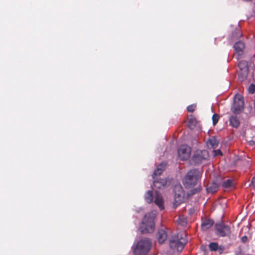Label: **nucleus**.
<instances>
[{
  "label": "nucleus",
  "instance_id": "obj_19",
  "mask_svg": "<svg viewBox=\"0 0 255 255\" xmlns=\"http://www.w3.org/2000/svg\"><path fill=\"white\" fill-rule=\"evenodd\" d=\"M197 123V122L196 119L192 116H191L190 117L188 118V126L190 129H194L195 128Z\"/></svg>",
  "mask_w": 255,
  "mask_h": 255
},
{
  "label": "nucleus",
  "instance_id": "obj_18",
  "mask_svg": "<svg viewBox=\"0 0 255 255\" xmlns=\"http://www.w3.org/2000/svg\"><path fill=\"white\" fill-rule=\"evenodd\" d=\"M218 188V185L215 182H213L208 185L206 190L208 193H214L217 191Z\"/></svg>",
  "mask_w": 255,
  "mask_h": 255
},
{
  "label": "nucleus",
  "instance_id": "obj_34",
  "mask_svg": "<svg viewBox=\"0 0 255 255\" xmlns=\"http://www.w3.org/2000/svg\"><path fill=\"white\" fill-rule=\"evenodd\" d=\"M250 145H253L255 144V142L253 140H251L250 141Z\"/></svg>",
  "mask_w": 255,
  "mask_h": 255
},
{
  "label": "nucleus",
  "instance_id": "obj_25",
  "mask_svg": "<svg viewBox=\"0 0 255 255\" xmlns=\"http://www.w3.org/2000/svg\"><path fill=\"white\" fill-rule=\"evenodd\" d=\"M219 119V115L217 114H214L212 116L213 124L215 125L218 122Z\"/></svg>",
  "mask_w": 255,
  "mask_h": 255
},
{
  "label": "nucleus",
  "instance_id": "obj_22",
  "mask_svg": "<svg viewBox=\"0 0 255 255\" xmlns=\"http://www.w3.org/2000/svg\"><path fill=\"white\" fill-rule=\"evenodd\" d=\"M242 34L240 30L239 29H236L232 33L231 38L232 40H235L236 39H237L242 36Z\"/></svg>",
  "mask_w": 255,
  "mask_h": 255
},
{
  "label": "nucleus",
  "instance_id": "obj_16",
  "mask_svg": "<svg viewBox=\"0 0 255 255\" xmlns=\"http://www.w3.org/2000/svg\"><path fill=\"white\" fill-rule=\"evenodd\" d=\"M219 144V141L215 137H212L207 141V145L209 148H216Z\"/></svg>",
  "mask_w": 255,
  "mask_h": 255
},
{
  "label": "nucleus",
  "instance_id": "obj_26",
  "mask_svg": "<svg viewBox=\"0 0 255 255\" xmlns=\"http://www.w3.org/2000/svg\"><path fill=\"white\" fill-rule=\"evenodd\" d=\"M196 108V105L195 104H192L191 105H189L187 108V110L188 112H193Z\"/></svg>",
  "mask_w": 255,
  "mask_h": 255
},
{
  "label": "nucleus",
  "instance_id": "obj_23",
  "mask_svg": "<svg viewBox=\"0 0 255 255\" xmlns=\"http://www.w3.org/2000/svg\"><path fill=\"white\" fill-rule=\"evenodd\" d=\"M209 249L211 251H217L218 250L219 246L217 243H211L209 245Z\"/></svg>",
  "mask_w": 255,
  "mask_h": 255
},
{
  "label": "nucleus",
  "instance_id": "obj_1",
  "mask_svg": "<svg viewBox=\"0 0 255 255\" xmlns=\"http://www.w3.org/2000/svg\"><path fill=\"white\" fill-rule=\"evenodd\" d=\"M152 247L151 241L148 238L139 240L132 247L134 255H147Z\"/></svg>",
  "mask_w": 255,
  "mask_h": 255
},
{
  "label": "nucleus",
  "instance_id": "obj_4",
  "mask_svg": "<svg viewBox=\"0 0 255 255\" xmlns=\"http://www.w3.org/2000/svg\"><path fill=\"white\" fill-rule=\"evenodd\" d=\"M187 242L184 237L180 234L172 236L169 241V245L171 249L182 251Z\"/></svg>",
  "mask_w": 255,
  "mask_h": 255
},
{
  "label": "nucleus",
  "instance_id": "obj_29",
  "mask_svg": "<svg viewBox=\"0 0 255 255\" xmlns=\"http://www.w3.org/2000/svg\"><path fill=\"white\" fill-rule=\"evenodd\" d=\"M248 237L246 236H244L241 238V241L243 243H245L248 241Z\"/></svg>",
  "mask_w": 255,
  "mask_h": 255
},
{
  "label": "nucleus",
  "instance_id": "obj_28",
  "mask_svg": "<svg viewBox=\"0 0 255 255\" xmlns=\"http://www.w3.org/2000/svg\"><path fill=\"white\" fill-rule=\"evenodd\" d=\"M214 151L215 152V155H222V152L220 149L215 150Z\"/></svg>",
  "mask_w": 255,
  "mask_h": 255
},
{
  "label": "nucleus",
  "instance_id": "obj_10",
  "mask_svg": "<svg viewBox=\"0 0 255 255\" xmlns=\"http://www.w3.org/2000/svg\"><path fill=\"white\" fill-rule=\"evenodd\" d=\"M175 201L176 203L180 204L184 199L185 193L181 185H176L174 188Z\"/></svg>",
  "mask_w": 255,
  "mask_h": 255
},
{
  "label": "nucleus",
  "instance_id": "obj_35",
  "mask_svg": "<svg viewBox=\"0 0 255 255\" xmlns=\"http://www.w3.org/2000/svg\"><path fill=\"white\" fill-rule=\"evenodd\" d=\"M180 224H182V225H184V223L183 222V223H181V222H179Z\"/></svg>",
  "mask_w": 255,
  "mask_h": 255
},
{
  "label": "nucleus",
  "instance_id": "obj_33",
  "mask_svg": "<svg viewBox=\"0 0 255 255\" xmlns=\"http://www.w3.org/2000/svg\"><path fill=\"white\" fill-rule=\"evenodd\" d=\"M218 249L222 252L224 250V247L223 246L219 247Z\"/></svg>",
  "mask_w": 255,
  "mask_h": 255
},
{
  "label": "nucleus",
  "instance_id": "obj_2",
  "mask_svg": "<svg viewBox=\"0 0 255 255\" xmlns=\"http://www.w3.org/2000/svg\"><path fill=\"white\" fill-rule=\"evenodd\" d=\"M155 214L153 212L146 214L140 226V232L142 234L151 233L154 230V218Z\"/></svg>",
  "mask_w": 255,
  "mask_h": 255
},
{
  "label": "nucleus",
  "instance_id": "obj_12",
  "mask_svg": "<svg viewBox=\"0 0 255 255\" xmlns=\"http://www.w3.org/2000/svg\"><path fill=\"white\" fill-rule=\"evenodd\" d=\"M166 166V164L164 163H160L159 164L152 174V178L155 179L157 176L160 175L165 170Z\"/></svg>",
  "mask_w": 255,
  "mask_h": 255
},
{
  "label": "nucleus",
  "instance_id": "obj_3",
  "mask_svg": "<svg viewBox=\"0 0 255 255\" xmlns=\"http://www.w3.org/2000/svg\"><path fill=\"white\" fill-rule=\"evenodd\" d=\"M201 176V173L198 169H191L184 177L183 184L186 188H192L197 184Z\"/></svg>",
  "mask_w": 255,
  "mask_h": 255
},
{
  "label": "nucleus",
  "instance_id": "obj_13",
  "mask_svg": "<svg viewBox=\"0 0 255 255\" xmlns=\"http://www.w3.org/2000/svg\"><path fill=\"white\" fill-rule=\"evenodd\" d=\"M167 235L166 232L163 229H160L157 233V240L159 244H162L166 240Z\"/></svg>",
  "mask_w": 255,
  "mask_h": 255
},
{
  "label": "nucleus",
  "instance_id": "obj_32",
  "mask_svg": "<svg viewBox=\"0 0 255 255\" xmlns=\"http://www.w3.org/2000/svg\"><path fill=\"white\" fill-rule=\"evenodd\" d=\"M199 190H198V189H193L192 191V193L193 194H195V193L197 192H199Z\"/></svg>",
  "mask_w": 255,
  "mask_h": 255
},
{
  "label": "nucleus",
  "instance_id": "obj_17",
  "mask_svg": "<svg viewBox=\"0 0 255 255\" xmlns=\"http://www.w3.org/2000/svg\"><path fill=\"white\" fill-rule=\"evenodd\" d=\"M154 203L157 205L160 210L164 209L163 199L160 195H159L157 192L155 195Z\"/></svg>",
  "mask_w": 255,
  "mask_h": 255
},
{
  "label": "nucleus",
  "instance_id": "obj_21",
  "mask_svg": "<svg viewBox=\"0 0 255 255\" xmlns=\"http://www.w3.org/2000/svg\"><path fill=\"white\" fill-rule=\"evenodd\" d=\"M222 186L225 188H228L233 186V180L232 179H227L222 183Z\"/></svg>",
  "mask_w": 255,
  "mask_h": 255
},
{
  "label": "nucleus",
  "instance_id": "obj_11",
  "mask_svg": "<svg viewBox=\"0 0 255 255\" xmlns=\"http://www.w3.org/2000/svg\"><path fill=\"white\" fill-rule=\"evenodd\" d=\"M238 115L233 114L229 118L230 125L235 128H238L240 125V121Z\"/></svg>",
  "mask_w": 255,
  "mask_h": 255
},
{
  "label": "nucleus",
  "instance_id": "obj_30",
  "mask_svg": "<svg viewBox=\"0 0 255 255\" xmlns=\"http://www.w3.org/2000/svg\"><path fill=\"white\" fill-rule=\"evenodd\" d=\"M251 185L255 187V176L252 178Z\"/></svg>",
  "mask_w": 255,
  "mask_h": 255
},
{
  "label": "nucleus",
  "instance_id": "obj_20",
  "mask_svg": "<svg viewBox=\"0 0 255 255\" xmlns=\"http://www.w3.org/2000/svg\"><path fill=\"white\" fill-rule=\"evenodd\" d=\"M145 200L146 202L148 203H151L152 202L153 200V196L152 194V192L151 191L149 190L145 194Z\"/></svg>",
  "mask_w": 255,
  "mask_h": 255
},
{
  "label": "nucleus",
  "instance_id": "obj_14",
  "mask_svg": "<svg viewBox=\"0 0 255 255\" xmlns=\"http://www.w3.org/2000/svg\"><path fill=\"white\" fill-rule=\"evenodd\" d=\"M153 180V185L157 189L163 188L166 185L167 182L166 178H160L158 180H155V179Z\"/></svg>",
  "mask_w": 255,
  "mask_h": 255
},
{
  "label": "nucleus",
  "instance_id": "obj_27",
  "mask_svg": "<svg viewBox=\"0 0 255 255\" xmlns=\"http://www.w3.org/2000/svg\"><path fill=\"white\" fill-rule=\"evenodd\" d=\"M248 91L250 94H254L255 92V85L251 84L249 87Z\"/></svg>",
  "mask_w": 255,
  "mask_h": 255
},
{
  "label": "nucleus",
  "instance_id": "obj_6",
  "mask_svg": "<svg viewBox=\"0 0 255 255\" xmlns=\"http://www.w3.org/2000/svg\"><path fill=\"white\" fill-rule=\"evenodd\" d=\"M244 105V101L243 97L237 94L234 97V102L231 107V111L235 115H240L243 110Z\"/></svg>",
  "mask_w": 255,
  "mask_h": 255
},
{
  "label": "nucleus",
  "instance_id": "obj_15",
  "mask_svg": "<svg viewBox=\"0 0 255 255\" xmlns=\"http://www.w3.org/2000/svg\"><path fill=\"white\" fill-rule=\"evenodd\" d=\"M214 224V221L211 219H206L201 224V229L203 231H207Z\"/></svg>",
  "mask_w": 255,
  "mask_h": 255
},
{
  "label": "nucleus",
  "instance_id": "obj_31",
  "mask_svg": "<svg viewBox=\"0 0 255 255\" xmlns=\"http://www.w3.org/2000/svg\"><path fill=\"white\" fill-rule=\"evenodd\" d=\"M235 255H243L242 250L240 249L238 252H236Z\"/></svg>",
  "mask_w": 255,
  "mask_h": 255
},
{
  "label": "nucleus",
  "instance_id": "obj_9",
  "mask_svg": "<svg viewBox=\"0 0 255 255\" xmlns=\"http://www.w3.org/2000/svg\"><path fill=\"white\" fill-rule=\"evenodd\" d=\"M233 48L235 51V55L236 58L239 60L242 57L244 53V50L245 48V45L242 41H238L236 42L233 46Z\"/></svg>",
  "mask_w": 255,
  "mask_h": 255
},
{
  "label": "nucleus",
  "instance_id": "obj_7",
  "mask_svg": "<svg viewBox=\"0 0 255 255\" xmlns=\"http://www.w3.org/2000/svg\"><path fill=\"white\" fill-rule=\"evenodd\" d=\"M208 157L207 150H197L194 152L192 160L195 164H198L201 163L203 160L207 159Z\"/></svg>",
  "mask_w": 255,
  "mask_h": 255
},
{
  "label": "nucleus",
  "instance_id": "obj_24",
  "mask_svg": "<svg viewBox=\"0 0 255 255\" xmlns=\"http://www.w3.org/2000/svg\"><path fill=\"white\" fill-rule=\"evenodd\" d=\"M238 60V67L240 69L243 70L247 66V63L244 60Z\"/></svg>",
  "mask_w": 255,
  "mask_h": 255
},
{
  "label": "nucleus",
  "instance_id": "obj_5",
  "mask_svg": "<svg viewBox=\"0 0 255 255\" xmlns=\"http://www.w3.org/2000/svg\"><path fill=\"white\" fill-rule=\"evenodd\" d=\"M215 229L216 235L219 237H229L231 234V227L223 222L216 223Z\"/></svg>",
  "mask_w": 255,
  "mask_h": 255
},
{
  "label": "nucleus",
  "instance_id": "obj_8",
  "mask_svg": "<svg viewBox=\"0 0 255 255\" xmlns=\"http://www.w3.org/2000/svg\"><path fill=\"white\" fill-rule=\"evenodd\" d=\"M191 149L187 145H181L178 150V156L180 160H187L190 155Z\"/></svg>",
  "mask_w": 255,
  "mask_h": 255
}]
</instances>
